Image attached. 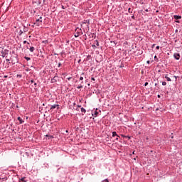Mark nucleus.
<instances>
[{
    "label": "nucleus",
    "mask_w": 182,
    "mask_h": 182,
    "mask_svg": "<svg viewBox=\"0 0 182 182\" xmlns=\"http://www.w3.org/2000/svg\"><path fill=\"white\" fill-rule=\"evenodd\" d=\"M87 86H90V84H87Z\"/></svg>",
    "instance_id": "obj_35"
},
{
    "label": "nucleus",
    "mask_w": 182,
    "mask_h": 182,
    "mask_svg": "<svg viewBox=\"0 0 182 182\" xmlns=\"http://www.w3.org/2000/svg\"><path fill=\"white\" fill-rule=\"evenodd\" d=\"M20 181H21V182H25V178H21L20 179Z\"/></svg>",
    "instance_id": "obj_16"
},
{
    "label": "nucleus",
    "mask_w": 182,
    "mask_h": 182,
    "mask_svg": "<svg viewBox=\"0 0 182 182\" xmlns=\"http://www.w3.org/2000/svg\"><path fill=\"white\" fill-rule=\"evenodd\" d=\"M83 85H80L78 87H77V89H82Z\"/></svg>",
    "instance_id": "obj_13"
},
{
    "label": "nucleus",
    "mask_w": 182,
    "mask_h": 182,
    "mask_svg": "<svg viewBox=\"0 0 182 182\" xmlns=\"http://www.w3.org/2000/svg\"><path fill=\"white\" fill-rule=\"evenodd\" d=\"M166 85H167V82H162V86H166Z\"/></svg>",
    "instance_id": "obj_17"
},
{
    "label": "nucleus",
    "mask_w": 182,
    "mask_h": 182,
    "mask_svg": "<svg viewBox=\"0 0 182 182\" xmlns=\"http://www.w3.org/2000/svg\"><path fill=\"white\" fill-rule=\"evenodd\" d=\"M97 114H99V112H97V109L96 111L94 112V114H92V116H95V117H96Z\"/></svg>",
    "instance_id": "obj_8"
},
{
    "label": "nucleus",
    "mask_w": 182,
    "mask_h": 182,
    "mask_svg": "<svg viewBox=\"0 0 182 182\" xmlns=\"http://www.w3.org/2000/svg\"><path fill=\"white\" fill-rule=\"evenodd\" d=\"M80 80H83V77H80Z\"/></svg>",
    "instance_id": "obj_22"
},
{
    "label": "nucleus",
    "mask_w": 182,
    "mask_h": 182,
    "mask_svg": "<svg viewBox=\"0 0 182 182\" xmlns=\"http://www.w3.org/2000/svg\"><path fill=\"white\" fill-rule=\"evenodd\" d=\"M75 38H77V37H79V36L80 35V32H82V30L81 29H76L75 30Z\"/></svg>",
    "instance_id": "obj_2"
},
{
    "label": "nucleus",
    "mask_w": 182,
    "mask_h": 182,
    "mask_svg": "<svg viewBox=\"0 0 182 182\" xmlns=\"http://www.w3.org/2000/svg\"><path fill=\"white\" fill-rule=\"evenodd\" d=\"M173 18H174V19H176V20L181 19V16H174Z\"/></svg>",
    "instance_id": "obj_10"
},
{
    "label": "nucleus",
    "mask_w": 182,
    "mask_h": 182,
    "mask_svg": "<svg viewBox=\"0 0 182 182\" xmlns=\"http://www.w3.org/2000/svg\"><path fill=\"white\" fill-rule=\"evenodd\" d=\"M25 43H28V41H23V44L25 45Z\"/></svg>",
    "instance_id": "obj_21"
},
{
    "label": "nucleus",
    "mask_w": 182,
    "mask_h": 182,
    "mask_svg": "<svg viewBox=\"0 0 182 182\" xmlns=\"http://www.w3.org/2000/svg\"><path fill=\"white\" fill-rule=\"evenodd\" d=\"M114 136L120 137L119 135H117V133L116 132H112V137H114Z\"/></svg>",
    "instance_id": "obj_6"
},
{
    "label": "nucleus",
    "mask_w": 182,
    "mask_h": 182,
    "mask_svg": "<svg viewBox=\"0 0 182 182\" xmlns=\"http://www.w3.org/2000/svg\"><path fill=\"white\" fill-rule=\"evenodd\" d=\"M23 32H28V28L24 27L23 28Z\"/></svg>",
    "instance_id": "obj_15"
},
{
    "label": "nucleus",
    "mask_w": 182,
    "mask_h": 182,
    "mask_svg": "<svg viewBox=\"0 0 182 182\" xmlns=\"http://www.w3.org/2000/svg\"><path fill=\"white\" fill-rule=\"evenodd\" d=\"M91 80L95 81V77H92V78H91Z\"/></svg>",
    "instance_id": "obj_25"
},
{
    "label": "nucleus",
    "mask_w": 182,
    "mask_h": 182,
    "mask_svg": "<svg viewBox=\"0 0 182 182\" xmlns=\"http://www.w3.org/2000/svg\"><path fill=\"white\" fill-rule=\"evenodd\" d=\"M165 79H166L168 82H171V79L168 77V75H165Z\"/></svg>",
    "instance_id": "obj_7"
},
{
    "label": "nucleus",
    "mask_w": 182,
    "mask_h": 182,
    "mask_svg": "<svg viewBox=\"0 0 182 182\" xmlns=\"http://www.w3.org/2000/svg\"><path fill=\"white\" fill-rule=\"evenodd\" d=\"M116 140H119V137L117 136Z\"/></svg>",
    "instance_id": "obj_29"
},
{
    "label": "nucleus",
    "mask_w": 182,
    "mask_h": 182,
    "mask_svg": "<svg viewBox=\"0 0 182 182\" xmlns=\"http://www.w3.org/2000/svg\"><path fill=\"white\" fill-rule=\"evenodd\" d=\"M29 50H30V52H33V50H35V47H31L29 48Z\"/></svg>",
    "instance_id": "obj_11"
},
{
    "label": "nucleus",
    "mask_w": 182,
    "mask_h": 182,
    "mask_svg": "<svg viewBox=\"0 0 182 182\" xmlns=\"http://www.w3.org/2000/svg\"><path fill=\"white\" fill-rule=\"evenodd\" d=\"M129 12H130V8L128 9Z\"/></svg>",
    "instance_id": "obj_31"
},
{
    "label": "nucleus",
    "mask_w": 182,
    "mask_h": 182,
    "mask_svg": "<svg viewBox=\"0 0 182 182\" xmlns=\"http://www.w3.org/2000/svg\"><path fill=\"white\" fill-rule=\"evenodd\" d=\"M26 60H31V58H29V57H26Z\"/></svg>",
    "instance_id": "obj_18"
},
{
    "label": "nucleus",
    "mask_w": 182,
    "mask_h": 182,
    "mask_svg": "<svg viewBox=\"0 0 182 182\" xmlns=\"http://www.w3.org/2000/svg\"><path fill=\"white\" fill-rule=\"evenodd\" d=\"M158 97H160V95H158Z\"/></svg>",
    "instance_id": "obj_39"
},
{
    "label": "nucleus",
    "mask_w": 182,
    "mask_h": 182,
    "mask_svg": "<svg viewBox=\"0 0 182 182\" xmlns=\"http://www.w3.org/2000/svg\"><path fill=\"white\" fill-rule=\"evenodd\" d=\"M102 182H109V180L107 179H105L104 181H102Z\"/></svg>",
    "instance_id": "obj_19"
},
{
    "label": "nucleus",
    "mask_w": 182,
    "mask_h": 182,
    "mask_svg": "<svg viewBox=\"0 0 182 182\" xmlns=\"http://www.w3.org/2000/svg\"><path fill=\"white\" fill-rule=\"evenodd\" d=\"M6 62H9V59H6Z\"/></svg>",
    "instance_id": "obj_28"
},
{
    "label": "nucleus",
    "mask_w": 182,
    "mask_h": 182,
    "mask_svg": "<svg viewBox=\"0 0 182 182\" xmlns=\"http://www.w3.org/2000/svg\"><path fill=\"white\" fill-rule=\"evenodd\" d=\"M146 12H148V11H149V10H147V9H146Z\"/></svg>",
    "instance_id": "obj_37"
},
{
    "label": "nucleus",
    "mask_w": 182,
    "mask_h": 182,
    "mask_svg": "<svg viewBox=\"0 0 182 182\" xmlns=\"http://www.w3.org/2000/svg\"><path fill=\"white\" fill-rule=\"evenodd\" d=\"M18 120L20 122V124H22V123H23V120H22V118H21V117H18Z\"/></svg>",
    "instance_id": "obj_9"
},
{
    "label": "nucleus",
    "mask_w": 182,
    "mask_h": 182,
    "mask_svg": "<svg viewBox=\"0 0 182 182\" xmlns=\"http://www.w3.org/2000/svg\"><path fill=\"white\" fill-rule=\"evenodd\" d=\"M34 25H36L37 26H41V25H42V21L41 20V18H38L36 21V23H34Z\"/></svg>",
    "instance_id": "obj_1"
},
{
    "label": "nucleus",
    "mask_w": 182,
    "mask_h": 182,
    "mask_svg": "<svg viewBox=\"0 0 182 182\" xmlns=\"http://www.w3.org/2000/svg\"><path fill=\"white\" fill-rule=\"evenodd\" d=\"M70 79H72L71 77H68V80H70Z\"/></svg>",
    "instance_id": "obj_26"
},
{
    "label": "nucleus",
    "mask_w": 182,
    "mask_h": 182,
    "mask_svg": "<svg viewBox=\"0 0 182 182\" xmlns=\"http://www.w3.org/2000/svg\"><path fill=\"white\" fill-rule=\"evenodd\" d=\"M173 58H175L176 59V60H180V53H175L173 54Z\"/></svg>",
    "instance_id": "obj_3"
},
{
    "label": "nucleus",
    "mask_w": 182,
    "mask_h": 182,
    "mask_svg": "<svg viewBox=\"0 0 182 182\" xmlns=\"http://www.w3.org/2000/svg\"><path fill=\"white\" fill-rule=\"evenodd\" d=\"M59 107V105H52L50 108V110H52L53 109H56L57 107Z\"/></svg>",
    "instance_id": "obj_5"
},
{
    "label": "nucleus",
    "mask_w": 182,
    "mask_h": 182,
    "mask_svg": "<svg viewBox=\"0 0 182 182\" xmlns=\"http://www.w3.org/2000/svg\"><path fill=\"white\" fill-rule=\"evenodd\" d=\"M154 58H155V59L157 58V56L155 55Z\"/></svg>",
    "instance_id": "obj_32"
},
{
    "label": "nucleus",
    "mask_w": 182,
    "mask_h": 182,
    "mask_svg": "<svg viewBox=\"0 0 182 182\" xmlns=\"http://www.w3.org/2000/svg\"><path fill=\"white\" fill-rule=\"evenodd\" d=\"M97 46H99V43H97Z\"/></svg>",
    "instance_id": "obj_33"
},
{
    "label": "nucleus",
    "mask_w": 182,
    "mask_h": 182,
    "mask_svg": "<svg viewBox=\"0 0 182 182\" xmlns=\"http://www.w3.org/2000/svg\"><path fill=\"white\" fill-rule=\"evenodd\" d=\"M156 49H160V46H156Z\"/></svg>",
    "instance_id": "obj_24"
},
{
    "label": "nucleus",
    "mask_w": 182,
    "mask_h": 182,
    "mask_svg": "<svg viewBox=\"0 0 182 182\" xmlns=\"http://www.w3.org/2000/svg\"><path fill=\"white\" fill-rule=\"evenodd\" d=\"M82 113H86V109L83 107L81 108Z\"/></svg>",
    "instance_id": "obj_12"
},
{
    "label": "nucleus",
    "mask_w": 182,
    "mask_h": 182,
    "mask_svg": "<svg viewBox=\"0 0 182 182\" xmlns=\"http://www.w3.org/2000/svg\"><path fill=\"white\" fill-rule=\"evenodd\" d=\"M149 85V82H145L144 86H147Z\"/></svg>",
    "instance_id": "obj_23"
},
{
    "label": "nucleus",
    "mask_w": 182,
    "mask_h": 182,
    "mask_svg": "<svg viewBox=\"0 0 182 182\" xmlns=\"http://www.w3.org/2000/svg\"><path fill=\"white\" fill-rule=\"evenodd\" d=\"M61 65H62V64H61L60 63H58V68H60Z\"/></svg>",
    "instance_id": "obj_20"
},
{
    "label": "nucleus",
    "mask_w": 182,
    "mask_h": 182,
    "mask_svg": "<svg viewBox=\"0 0 182 182\" xmlns=\"http://www.w3.org/2000/svg\"><path fill=\"white\" fill-rule=\"evenodd\" d=\"M18 33H19L20 36H22V33H23V31H22V30H20Z\"/></svg>",
    "instance_id": "obj_14"
},
{
    "label": "nucleus",
    "mask_w": 182,
    "mask_h": 182,
    "mask_svg": "<svg viewBox=\"0 0 182 182\" xmlns=\"http://www.w3.org/2000/svg\"><path fill=\"white\" fill-rule=\"evenodd\" d=\"M30 82L31 83H33V80H31Z\"/></svg>",
    "instance_id": "obj_27"
},
{
    "label": "nucleus",
    "mask_w": 182,
    "mask_h": 182,
    "mask_svg": "<svg viewBox=\"0 0 182 182\" xmlns=\"http://www.w3.org/2000/svg\"><path fill=\"white\" fill-rule=\"evenodd\" d=\"M147 63H150V61H147Z\"/></svg>",
    "instance_id": "obj_34"
},
{
    "label": "nucleus",
    "mask_w": 182,
    "mask_h": 182,
    "mask_svg": "<svg viewBox=\"0 0 182 182\" xmlns=\"http://www.w3.org/2000/svg\"><path fill=\"white\" fill-rule=\"evenodd\" d=\"M40 19H42V17H40Z\"/></svg>",
    "instance_id": "obj_38"
},
{
    "label": "nucleus",
    "mask_w": 182,
    "mask_h": 182,
    "mask_svg": "<svg viewBox=\"0 0 182 182\" xmlns=\"http://www.w3.org/2000/svg\"><path fill=\"white\" fill-rule=\"evenodd\" d=\"M58 81V77L55 76L53 79H51V83H56Z\"/></svg>",
    "instance_id": "obj_4"
},
{
    "label": "nucleus",
    "mask_w": 182,
    "mask_h": 182,
    "mask_svg": "<svg viewBox=\"0 0 182 182\" xmlns=\"http://www.w3.org/2000/svg\"><path fill=\"white\" fill-rule=\"evenodd\" d=\"M62 9H65V7L63 6H62Z\"/></svg>",
    "instance_id": "obj_30"
},
{
    "label": "nucleus",
    "mask_w": 182,
    "mask_h": 182,
    "mask_svg": "<svg viewBox=\"0 0 182 182\" xmlns=\"http://www.w3.org/2000/svg\"><path fill=\"white\" fill-rule=\"evenodd\" d=\"M132 154H134V151L132 152Z\"/></svg>",
    "instance_id": "obj_36"
}]
</instances>
